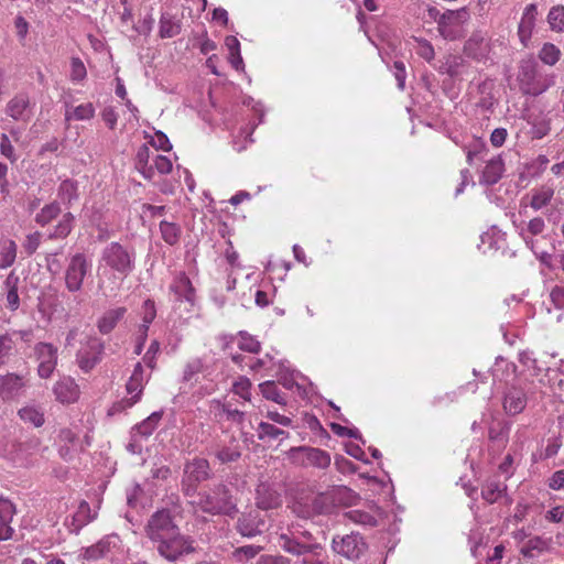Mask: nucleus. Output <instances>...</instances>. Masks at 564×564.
Returning <instances> with one entry per match:
<instances>
[{"instance_id": "obj_57", "label": "nucleus", "mask_w": 564, "mask_h": 564, "mask_svg": "<svg viewBox=\"0 0 564 564\" xmlns=\"http://www.w3.org/2000/svg\"><path fill=\"white\" fill-rule=\"evenodd\" d=\"M93 517L90 516V507L86 501H80L78 509L73 517V521L77 523L76 530H79L83 525L90 522Z\"/></svg>"}, {"instance_id": "obj_35", "label": "nucleus", "mask_w": 564, "mask_h": 564, "mask_svg": "<svg viewBox=\"0 0 564 564\" xmlns=\"http://www.w3.org/2000/svg\"><path fill=\"white\" fill-rule=\"evenodd\" d=\"M61 213L62 208L59 203L54 200L44 205L35 215L34 220L39 226L45 227L55 220L61 215Z\"/></svg>"}, {"instance_id": "obj_39", "label": "nucleus", "mask_w": 564, "mask_h": 564, "mask_svg": "<svg viewBox=\"0 0 564 564\" xmlns=\"http://www.w3.org/2000/svg\"><path fill=\"white\" fill-rule=\"evenodd\" d=\"M546 22L552 32L564 33V4H555L546 14Z\"/></svg>"}, {"instance_id": "obj_37", "label": "nucleus", "mask_w": 564, "mask_h": 564, "mask_svg": "<svg viewBox=\"0 0 564 564\" xmlns=\"http://www.w3.org/2000/svg\"><path fill=\"white\" fill-rule=\"evenodd\" d=\"M511 424L507 421H497L489 426L488 437L491 442L505 446L508 442Z\"/></svg>"}, {"instance_id": "obj_18", "label": "nucleus", "mask_w": 564, "mask_h": 564, "mask_svg": "<svg viewBox=\"0 0 564 564\" xmlns=\"http://www.w3.org/2000/svg\"><path fill=\"white\" fill-rule=\"evenodd\" d=\"M6 112L14 120L29 121L31 118V106L28 94L15 95L7 104Z\"/></svg>"}, {"instance_id": "obj_47", "label": "nucleus", "mask_w": 564, "mask_h": 564, "mask_svg": "<svg viewBox=\"0 0 564 564\" xmlns=\"http://www.w3.org/2000/svg\"><path fill=\"white\" fill-rule=\"evenodd\" d=\"M95 115V108L91 102L82 104L70 111L68 108L65 112V119L67 121L70 120H88L91 119Z\"/></svg>"}, {"instance_id": "obj_32", "label": "nucleus", "mask_w": 564, "mask_h": 564, "mask_svg": "<svg viewBox=\"0 0 564 564\" xmlns=\"http://www.w3.org/2000/svg\"><path fill=\"white\" fill-rule=\"evenodd\" d=\"M213 405L217 408L223 414L226 415L227 420L242 424L245 421V412L240 411L234 403L232 400H213Z\"/></svg>"}, {"instance_id": "obj_29", "label": "nucleus", "mask_w": 564, "mask_h": 564, "mask_svg": "<svg viewBox=\"0 0 564 564\" xmlns=\"http://www.w3.org/2000/svg\"><path fill=\"white\" fill-rule=\"evenodd\" d=\"M41 447V442L39 438L33 437L29 438L24 442L13 443L12 448L15 452L14 456H11L14 463L23 464L30 455L37 452Z\"/></svg>"}, {"instance_id": "obj_15", "label": "nucleus", "mask_w": 564, "mask_h": 564, "mask_svg": "<svg viewBox=\"0 0 564 564\" xmlns=\"http://www.w3.org/2000/svg\"><path fill=\"white\" fill-rule=\"evenodd\" d=\"M539 17L538 4L529 3L523 9L519 25H518V36L521 44L527 47L532 39L533 31L536 25Z\"/></svg>"}, {"instance_id": "obj_34", "label": "nucleus", "mask_w": 564, "mask_h": 564, "mask_svg": "<svg viewBox=\"0 0 564 564\" xmlns=\"http://www.w3.org/2000/svg\"><path fill=\"white\" fill-rule=\"evenodd\" d=\"M553 196L554 188L549 185H543L540 188L532 191L531 200L529 205L534 210H541L551 203Z\"/></svg>"}, {"instance_id": "obj_44", "label": "nucleus", "mask_w": 564, "mask_h": 564, "mask_svg": "<svg viewBox=\"0 0 564 564\" xmlns=\"http://www.w3.org/2000/svg\"><path fill=\"white\" fill-rule=\"evenodd\" d=\"M162 419V412H153L141 423L137 424L133 427L135 434H139L142 437H149L153 431L156 429L160 420Z\"/></svg>"}, {"instance_id": "obj_31", "label": "nucleus", "mask_w": 564, "mask_h": 564, "mask_svg": "<svg viewBox=\"0 0 564 564\" xmlns=\"http://www.w3.org/2000/svg\"><path fill=\"white\" fill-rule=\"evenodd\" d=\"M75 225V216L67 212L63 214L62 218L54 226L53 230L47 235L50 240L65 239L67 238Z\"/></svg>"}, {"instance_id": "obj_48", "label": "nucleus", "mask_w": 564, "mask_h": 564, "mask_svg": "<svg viewBox=\"0 0 564 564\" xmlns=\"http://www.w3.org/2000/svg\"><path fill=\"white\" fill-rule=\"evenodd\" d=\"M19 416L25 423H30L35 427H40L44 424V413L35 406H24L19 410Z\"/></svg>"}, {"instance_id": "obj_6", "label": "nucleus", "mask_w": 564, "mask_h": 564, "mask_svg": "<svg viewBox=\"0 0 564 564\" xmlns=\"http://www.w3.org/2000/svg\"><path fill=\"white\" fill-rule=\"evenodd\" d=\"M93 263L84 252H75L67 257L64 270V284L69 293H78L84 288L85 279L91 273Z\"/></svg>"}, {"instance_id": "obj_21", "label": "nucleus", "mask_w": 564, "mask_h": 564, "mask_svg": "<svg viewBox=\"0 0 564 564\" xmlns=\"http://www.w3.org/2000/svg\"><path fill=\"white\" fill-rule=\"evenodd\" d=\"M292 452L303 453L305 456V464L316 468L326 469L330 465V455L321 448L310 446H299L292 448Z\"/></svg>"}, {"instance_id": "obj_16", "label": "nucleus", "mask_w": 564, "mask_h": 564, "mask_svg": "<svg viewBox=\"0 0 564 564\" xmlns=\"http://www.w3.org/2000/svg\"><path fill=\"white\" fill-rule=\"evenodd\" d=\"M525 391L516 386L509 387L503 395V410L508 415H517L521 413L527 406Z\"/></svg>"}, {"instance_id": "obj_54", "label": "nucleus", "mask_w": 564, "mask_h": 564, "mask_svg": "<svg viewBox=\"0 0 564 564\" xmlns=\"http://www.w3.org/2000/svg\"><path fill=\"white\" fill-rule=\"evenodd\" d=\"M547 549V542L540 536L530 539L527 544L522 547L521 553L525 557H533L534 551L542 553Z\"/></svg>"}, {"instance_id": "obj_63", "label": "nucleus", "mask_w": 564, "mask_h": 564, "mask_svg": "<svg viewBox=\"0 0 564 564\" xmlns=\"http://www.w3.org/2000/svg\"><path fill=\"white\" fill-rule=\"evenodd\" d=\"M87 75L86 67L80 58L73 57L70 61V79L73 82H80Z\"/></svg>"}, {"instance_id": "obj_49", "label": "nucleus", "mask_w": 564, "mask_h": 564, "mask_svg": "<svg viewBox=\"0 0 564 564\" xmlns=\"http://www.w3.org/2000/svg\"><path fill=\"white\" fill-rule=\"evenodd\" d=\"M507 490L506 485L497 481H488L482 486L481 497L488 502L494 503Z\"/></svg>"}, {"instance_id": "obj_1", "label": "nucleus", "mask_w": 564, "mask_h": 564, "mask_svg": "<svg viewBox=\"0 0 564 564\" xmlns=\"http://www.w3.org/2000/svg\"><path fill=\"white\" fill-rule=\"evenodd\" d=\"M144 533L158 554L169 562H176L195 551L194 540L181 533L171 509L162 508L152 513L144 527Z\"/></svg>"}, {"instance_id": "obj_51", "label": "nucleus", "mask_w": 564, "mask_h": 564, "mask_svg": "<svg viewBox=\"0 0 564 564\" xmlns=\"http://www.w3.org/2000/svg\"><path fill=\"white\" fill-rule=\"evenodd\" d=\"M413 40L415 53L427 63H431L435 57V51L431 42L423 37H414Z\"/></svg>"}, {"instance_id": "obj_59", "label": "nucleus", "mask_w": 564, "mask_h": 564, "mask_svg": "<svg viewBox=\"0 0 564 564\" xmlns=\"http://www.w3.org/2000/svg\"><path fill=\"white\" fill-rule=\"evenodd\" d=\"M160 341L158 339H153L147 350V352L143 356V362L149 367L151 370H154L156 367V358L160 354Z\"/></svg>"}, {"instance_id": "obj_43", "label": "nucleus", "mask_w": 564, "mask_h": 564, "mask_svg": "<svg viewBox=\"0 0 564 564\" xmlns=\"http://www.w3.org/2000/svg\"><path fill=\"white\" fill-rule=\"evenodd\" d=\"M160 231L162 239L170 246L176 245L182 234V229L177 224L166 220L160 223Z\"/></svg>"}, {"instance_id": "obj_64", "label": "nucleus", "mask_w": 564, "mask_h": 564, "mask_svg": "<svg viewBox=\"0 0 564 564\" xmlns=\"http://www.w3.org/2000/svg\"><path fill=\"white\" fill-rule=\"evenodd\" d=\"M0 152L10 160L11 163H14L18 160L14 148L6 133H2L0 138Z\"/></svg>"}, {"instance_id": "obj_14", "label": "nucleus", "mask_w": 564, "mask_h": 564, "mask_svg": "<svg viewBox=\"0 0 564 564\" xmlns=\"http://www.w3.org/2000/svg\"><path fill=\"white\" fill-rule=\"evenodd\" d=\"M280 546L288 553L300 556L306 553L318 555V551L323 547L319 543H305L300 540L296 533L281 534L279 538Z\"/></svg>"}, {"instance_id": "obj_11", "label": "nucleus", "mask_w": 564, "mask_h": 564, "mask_svg": "<svg viewBox=\"0 0 564 564\" xmlns=\"http://www.w3.org/2000/svg\"><path fill=\"white\" fill-rule=\"evenodd\" d=\"M149 378L150 376L145 378L144 369L141 362H137L132 371V375L130 376L126 384V390L128 394H130L131 397L128 399H123L122 401L117 403L115 405L116 410L121 411L134 405L140 400L144 383L148 381Z\"/></svg>"}, {"instance_id": "obj_61", "label": "nucleus", "mask_w": 564, "mask_h": 564, "mask_svg": "<svg viewBox=\"0 0 564 564\" xmlns=\"http://www.w3.org/2000/svg\"><path fill=\"white\" fill-rule=\"evenodd\" d=\"M14 348V341L9 334L0 335V367L4 365Z\"/></svg>"}, {"instance_id": "obj_30", "label": "nucleus", "mask_w": 564, "mask_h": 564, "mask_svg": "<svg viewBox=\"0 0 564 564\" xmlns=\"http://www.w3.org/2000/svg\"><path fill=\"white\" fill-rule=\"evenodd\" d=\"M127 312L126 307H117L107 311L97 323L98 330L107 335L110 332L113 330V328L117 326L118 322L124 316Z\"/></svg>"}, {"instance_id": "obj_62", "label": "nucleus", "mask_w": 564, "mask_h": 564, "mask_svg": "<svg viewBox=\"0 0 564 564\" xmlns=\"http://www.w3.org/2000/svg\"><path fill=\"white\" fill-rule=\"evenodd\" d=\"M152 165L154 172L158 171L160 174H169L173 167L171 160L167 156L161 154L153 155Z\"/></svg>"}, {"instance_id": "obj_52", "label": "nucleus", "mask_w": 564, "mask_h": 564, "mask_svg": "<svg viewBox=\"0 0 564 564\" xmlns=\"http://www.w3.org/2000/svg\"><path fill=\"white\" fill-rule=\"evenodd\" d=\"M23 386V378L14 373L6 376L2 380V391L7 393L9 397H12L15 393H18Z\"/></svg>"}, {"instance_id": "obj_36", "label": "nucleus", "mask_w": 564, "mask_h": 564, "mask_svg": "<svg viewBox=\"0 0 564 564\" xmlns=\"http://www.w3.org/2000/svg\"><path fill=\"white\" fill-rule=\"evenodd\" d=\"M487 43L481 33H474L465 44V52L473 58L480 59L485 56Z\"/></svg>"}, {"instance_id": "obj_23", "label": "nucleus", "mask_w": 564, "mask_h": 564, "mask_svg": "<svg viewBox=\"0 0 564 564\" xmlns=\"http://www.w3.org/2000/svg\"><path fill=\"white\" fill-rule=\"evenodd\" d=\"M281 505L280 495L268 485H260L257 488L256 506L260 511L275 509Z\"/></svg>"}, {"instance_id": "obj_8", "label": "nucleus", "mask_w": 564, "mask_h": 564, "mask_svg": "<svg viewBox=\"0 0 564 564\" xmlns=\"http://www.w3.org/2000/svg\"><path fill=\"white\" fill-rule=\"evenodd\" d=\"M470 19L469 11L466 7L457 10H445L441 23H438L437 32L446 41H456L464 36V25Z\"/></svg>"}, {"instance_id": "obj_7", "label": "nucleus", "mask_w": 564, "mask_h": 564, "mask_svg": "<svg viewBox=\"0 0 564 564\" xmlns=\"http://www.w3.org/2000/svg\"><path fill=\"white\" fill-rule=\"evenodd\" d=\"M330 547L336 555L349 562H358L366 556L369 545L362 534L351 531L347 534H335Z\"/></svg>"}, {"instance_id": "obj_55", "label": "nucleus", "mask_w": 564, "mask_h": 564, "mask_svg": "<svg viewBox=\"0 0 564 564\" xmlns=\"http://www.w3.org/2000/svg\"><path fill=\"white\" fill-rule=\"evenodd\" d=\"M251 381L246 377H240L236 382H234L231 391L234 394L241 398L245 402L251 400Z\"/></svg>"}, {"instance_id": "obj_46", "label": "nucleus", "mask_w": 564, "mask_h": 564, "mask_svg": "<svg viewBox=\"0 0 564 564\" xmlns=\"http://www.w3.org/2000/svg\"><path fill=\"white\" fill-rule=\"evenodd\" d=\"M17 243L9 239L6 240L0 250V269H7L11 267L17 258Z\"/></svg>"}, {"instance_id": "obj_42", "label": "nucleus", "mask_w": 564, "mask_h": 564, "mask_svg": "<svg viewBox=\"0 0 564 564\" xmlns=\"http://www.w3.org/2000/svg\"><path fill=\"white\" fill-rule=\"evenodd\" d=\"M561 50L550 42L544 43L538 53L539 59L547 66H554L561 59Z\"/></svg>"}, {"instance_id": "obj_12", "label": "nucleus", "mask_w": 564, "mask_h": 564, "mask_svg": "<svg viewBox=\"0 0 564 564\" xmlns=\"http://www.w3.org/2000/svg\"><path fill=\"white\" fill-rule=\"evenodd\" d=\"M513 225L525 246L533 253H538V240L534 237L541 235L545 230L546 224L544 219L542 217H534L529 221H521L520 224H517L513 220Z\"/></svg>"}, {"instance_id": "obj_45", "label": "nucleus", "mask_w": 564, "mask_h": 564, "mask_svg": "<svg viewBox=\"0 0 564 564\" xmlns=\"http://www.w3.org/2000/svg\"><path fill=\"white\" fill-rule=\"evenodd\" d=\"M259 389L263 398L271 400L280 405L286 404L285 397L280 392L274 381H265L259 384Z\"/></svg>"}, {"instance_id": "obj_20", "label": "nucleus", "mask_w": 564, "mask_h": 564, "mask_svg": "<svg viewBox=\"0 0 564 564\" xmlns=\"http://www.w3.org/2000/svg\"><path fill=\"white\" fill-rule=\"evenodd\" d=\"M505 173V162L501 155H496L487 161L481 176L480 184H485L487 186H491L497 184Z\"/></svg>"}, {"instance_id": "obj_25", "label": "nucleus", "mask_w": 564, "mask_h": 564, "mask_svg": "<svg viewBox=\"0 0 564 564\" xmlns=\"http://www.w3.org/2000/svg\"><path fill=\"white\" fill-rule=\"evenodd\" d=\"M117 536H106L96 544L84 550L83 558L86 561H97L105 557L116 546Z\"/></svg>"}, {"instance_id": "obj_58", "label": "nucleus", "mask_w": 564, "mask_h": 564, "mask_svg": "<svg viewBox=\"0 0 564 564\" xmlns=\"http://www.w3.org/2000/svg\"><path fill=\"white\" fill-rule=\"evenodd\" d=\"M203 371V361L199 358L189 360L183 370V382H189L196 375Z\"/></svg>"}, {"instance_id": "obj_3", "label": "nucleus", "mask_w": 564, "mask_h": 564, "mask_svg": "<svg viewBox=\"0 0 564 564\" xmlns=\"http://www.w3.org/2000/svg\"><path fill=\"white\" fill-rule=\"evenodd\" d=\"M197 500L193 501L203 512L212 516H227L234 518L238 513L237 501L225 484H217L206 491L197 492Z\"/></svg>"}, {"instance_id": "obj_53", "label": "nucleus", "mask_w": 564, "mask_h": 564, "mask_svg": "<svg viewBox=\"0 0 564 564\" xmlns=\"http://www.w3.org/2000/svg\"><path fill=\"white\" fill-rule=\"evenodd\" d=\"M262 550L260 545H243L234 550L232 557L237 562L248 561L254 558Z\"/></svg>"}, {"instance_id": "obj_56", "label": "nucleus", "mask_w": 564, "mask_h": 564, "mask_svg": "<svg viewBox=\"0 0 564 564\" xmlns=\"http://www.w3.org/2000/svg\"><path fill=\"white\" fill-rule=\"evenodd\" d=\"M240 340H239V348L243 351H248L251 354H258L261 350L260 343L249 335L247 332H240L239 333Z\"/></svg>"}, {"instance_id": "obj_9", "label": "nucleus", "mask_w": 564, "mask_h": 564, "mask_svg": "<svg viewBox=\"0 0 564 564\" xmlns=\"http://www.w3.org/2000/svg\"><path fill=\"white\" fill-rule=\"evenodd\" d=\"M105 354V341L97 336H88L76 352V362L82 371L90 372L101 362Z\"/></svg>"}, {"instance_id": "obj_5", "label": "nucleus", "mask_w": 564, "mask_h": 564, "mask_svg": "<svg viewBox=\"0 0 564 564\" xmlns=\"http://www.w3.org/2000/svg\"><path fill=\"white\" fill-rule=\"evenodd\" d=\"M213 476V469L206 458L196 456L192 459H187L184 463L181 480L184 496L188 498L196 496L198 486L202 482L210 480Z\"/></svg>"}, {"instance_id": "obj_33", "label": "nucleus", "mask_w": 564, "mask_h": 564, "mask_svg": "<svg viewBox=\"0 0 564 564\" xmlns=\"http://www.w3.org/2000/svg\"><path fill=\"white\" fill-rule=\"evenodd\" d=\"M466 154L468 165H474L475 159H481L482 154L488 151L487 144L481 138L474 137L469 142L462 145Z\"/></svg>"}, {"instance_id": "obj_22", "label": "nucleus", "mask_w": 564, "mask_h": 564, "mask_svg": "<svg viewBox=\"0 0 564 564\" xmlns=\"http://www.w3.org/2000/svg\"><path fill=\"white\" fill-rule=\"evenodd\" d=\"M54 394L62 403L75 402L79 394L78 386L70 377H64L55 383Z\"/></svg>"}, {"instance_id": "obj_19", "label": "nucleus", "mask_w": 564, "mask_h": 564, "mask_svg": "<svg viewBox=\"0 0 564 564\" xmlns=\"http://www.w3.org/2000/svg\"><path fill=\"white\" fill-rule=\"evenodd\" d=\"M171 292L174 293L177 301H185L191 305L195 302V289L192 285L189 278L184 273H178L173 283L170 285Z\"/></svg>"}, {"instance_id": "obj_38", "label": "nucleus", "mask_w": 564, "mask_h": 564, "mask_svg": "<svg viewBox=\"0 0 564 564\" xmlns=\"http://www.w3.org/2000/svg\"><path fill=\"white\" fill-rule=\"evenodd\" d=\"M464 65L463 57L458 55H447L441 65L435 66L440 74H446L452 78L460 75V67Z\"/></svg>"}, {"instance_id": "obj_10", "label": "nucleus", "mask_w": 564, "mask_h": 564, "mask_svg": "<svg viewBox=\"0 0 564 564\" xmlns=\"http://www.w3.org/2000/svg\"><path fill=\"white\" fill-rule=\"evenodd\" d=\"M265 518L262 511L252 509L238 517L235 528L243 538L252 539L268 530Z\"/></svg>"}, {"instance_id": "obj_40", "label": "nucleus", "mask_w": 564, "mask_h": 564, "mask_svg": "<svg viewBox=\"0 0 564 564\" xmlns=\"http://www.w3.org/2000/svg\"><path fill=\"white\" fill-rule=\"evenodd\" d=\"M57 196L68 207L78 199L77 183L72 180L63 181L58 186Z\"/></svg>"}, {"instance_id": "obj_17", "label": "nucleus", "mask_w": 564, "mask_h": 564, "mask_svg": "<svg viewBox=\"0 0 564 564\" xmlns=\"http://www.w3.org/2000/svg\"><path fill=\"white\" fill-rule=\"evenodd\" d=\"M333 509V502L326 494L316 495L307 505L296 510L297 514L304 519L313 518L319 514H327Z\"/></svg>"}, {"instance_id": "obj_28", "label": "nucleus", "mask_w": 564, "mask_h": 564, "mask_svg": "<svg viewBox=\"0 0 564 564\" xmlns=\"http://www.w3.org/2000/svg\"><path fill=\"white\" fill-rule=\"evenodd\" d=\"M152 152L147 144L141 145L138 149L135 155V169L143 175L147 180H152L154 176V169L152 165Z\"/></svg>"}, {"instance_id": "obj_60", "label": "nucleus", "mask_w": 564, "mask_h": 564, "mask_svg": "<svg viewBox=\"0 0 564 564\" xmlns=\"http://www.w3.org/2000/svg\"><path fill=\"white\" fill-rule=\"evenodd\" d=\"M42 235L39 231L25 236L22 248L28 256H32L41 245Z\"/></svg>"}, {"instance_id": "obj_13", "label": "nucleus", "mask_w": 564, "mask_h": 564, "mask_svg": "<svg viewBox=\"0 0 564 564\" xmlns=\"http://www.w3.org/2000/svg\"><path fill=\"white\" fill-rule=\"evenodd\" d=\"M35 354L39 359V376L43 379L50 378L57 364V348L48 343H39Z\"/></svg>"}, {"instance_id": "obj_4", "label": "nucleus", "mask_w": 564, "mask_h": 564, "mask_svg": "<svg viewBox=\"0 0 564 564\" xmlns=\"http://www.w3.org/2000/svg\"><path fill=\"white\" fill-rule=\"evenodd\" d=\"M100 262L127 278L135 269V252L133 248L112 241L102 249Z\"/></svg>"}, {"instance_id": "obj_26", "label": "nucleus", "mask_w": 564, "mask_h": 564, "mask_svg": "<svg viewBox=\"0 0 564 564\" xmlns=\"http://www.w3.org/2000/svg\"><path fill=\"white\" fill-rule=\"evenodd\" d=\"M159 36L161 39H171L178 35L182 31V21L170 12H163L159 22Z\"/></svg>"}, {"instance_id": "obj_2", "label": "nucleus", "mask_w": 564, "mask_h": 564, "mask_svg": "<svg viewBox=\"0 0 564 564\" xmlns=\"http://www.w3.org/2000/svg\"><path fill=\"white\" fill-rule=\"evenodd\" d=\"M517 83L523 95L538 97L554 85V75L543 72L539 63L530 56L519 62Z\"/></svg>"}, {"instance_id": "obj_41", "label": "nucleus", "mask_w": 564, "mask_h": 564, "mask_svg": "<svg viewBox=\"0 0 564 564\" xmlns=\"http://www.w3.org/2000/svg\"><path fill=\"white\" fill-rule=\"evenodd\" d=\"M258 438L260 441L269 440H284L289 437V432L276 427L275 425L267 422H260L257 429Z\"/></svg>"}, {"instance_id": "obj_24", "label": "nucleus", "mask_w": 564, "mask_h": 564, "mask_svg": "<svg viewBox=\"0 0 564 564\" xmlns=\"http://www.w3.org/2000/svg\"><path fill=\"white\" fill-rule=\"evenodd\" d=\"M241 454V446L234 435L230 436L228 444H218L215 451V457L221 464L235 463L240 459Z\"/></svg>"}, {"instance_id": "obj_50", "label": "nucleus", "mask_w": 564, "mask_h": 564, "mask_svg": "<svg viewBox=\"0 0 564 564\" xmlns=\"http://www.w3.org/2000/svg\"><path fill=\"white\" fill-rule=\"evenodd\" d=\"M345 518L356 524L361 525L376 527L378 523L377 519L372 514L361 510L347 511L345 513Z\"/></svg>"}, {"instance_id": "obj_27", "label": "nucleus", "mask_w": 564, "mask_h": 564, "mask_svg": "<svg viewBox=\"0 0 564 564\" xmlns=\"http://www.w3.org/2000/svg\"><path fill=\"white\" fill-rule=\"evenodd\" d=\"M20 278L11 271L4 280L6 288V306L8 310L14 312L20 306V297L18 293Z\"/></svg>"}]
</instances>
